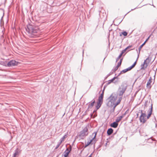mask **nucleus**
I'll return each mask as SVG.
<instances>
[{
    "label": "nucleus",
    "instance_id": "obj_13",
    "mask_svg": "<svg viewBox=\"0 0 157 157\" xmlns=\"http://www.w3.org/2000/svg\"><path fill=\"white\" fill-rule=\"evenodd\" d=\"M118 125V123L116 122H114L111 124V126L112 127L116 128L117 127Z\"/></svg>",
    "mask_w": 157,
    "mask_h": 157
},
{
    "label": "nucleus",
    "instance_id": "obj_23",
    "mask_svg": "<svg viewBox=\"0 0 157 157\" xmlns=\"http://www.w3.org/2000/svg\"><path fill=\"white\" fill-rule=\"evenodd\" d=\"M145 42H144V43L142 44L140 47V48H139V51H140V50H141L142 48V47H143V46L145 44Z\"/></svg>",
    "mask_w": 157,
    "mask_h": 157
},
{
    "label": "nucleus",
    "instance_id": "obj_12",
    "mask_svg": "<svg viewBox=\"0 0 157 157\" xmlns=\"http://www.w3.org/2000/svg\"><path fill=\"white\" fill-rule=\"evenodd\" d=\"M151 78L150 77V78L149 79L148 81L147 84V87L150 88L151 87Z\"/></svg>",
    "mask_w": 157,
    "mask_h": 157
},
{
    "label": "nucleus",
    "instance_id": "obj_15",
    "mask_svg": "<svg viewBox=\"0 0 157 157\" xmlns=\"http://www.w3.org/2000/svg\"><path fill=\"white\" fill-rule=\"evenodd\" d=\"M132 46H128V47H127L124 49L121 52V54H122V55L124 53L127 49L131 48L132 47Z\"/></svg>",
    "mask_w": 157,
    "mask_h": 157
},
{
    "label": "nucleus",
    "instance_id": "obj_20",
    "mask_svg": "<svg viewBox=\"0 0 157 157\" xmlns=\"http://www.w3.org/2000/svg\"><path fill=\"white\" fill-rule=\"evenodd\" d=\"M95 102V100H94L91 104L89 105V108H91L93 107L94 105Z\"/></svg>",
    "mask_w": 157,
    "mask_h": 157
},
{
    "label": "nucleus",
    "instance_id": "obj_4",
    "mask_svg": "<svg viewBox=\"0 0 157 157\" xmlns=\"http://www.w3.org/2000/svg\"><path fill=\"white\" fill-rule=\"evenodd\" d=\"M88 128L87 127H85L83 130L80 132V136H86L88 135L87 133L88 131Z\"/></svg>",
    "mask_w": 157,
    "mask_h": 157
},
{
    "label": "nucleus",
    "instance_id": "obj_28",
    "mask_svg": "<svg viewBox=\"0 0 157 157\" xmlns=\"http://www.w3.org/2000/svg\"><path fill=\"white\" fill-rule=\"evenodd\" d=\"M118 67H117V66L115 67V69H114V70L115 71H116L117 70L118 68Z\"/></svg>",
    "mask_w": 157,
    "mask_h": 157
},
{
    "label": "nucleus",
    "instance_id": "obj_10",
    "mask_svg": "<svg viewBox=\"0 0 157 157\" xmlns=\"http://www.w3.org/2000/svg\"><path fill=\"white\" fill-rule=\"evenodd\" d=\"M70 152L68 148H67L64 152V157H67Z\"/></svg>",
    "mask_w": 157,
    "mask_h": 157
},
{
    "label": "nucleus",
    "instance_id": "obj_29",
    "mask_svg": "<svg viewBox=\"0 0 157 157\" xmlns=\"http://www.w3.org/2000/svg\"><path fill=\"white\" fill-rule=\"evenodd\" d=\"M89 157H91V155H90Z\"/></svg>",
    "mask_w": 157,
    "mask_h": 157
},
{
    "label": "nucleus",
    "instance_id": "obj_19",
    "mask_svg": "<svg viewBox=\"0 0 157 157\" xmlns=\"http://www.w3.org/2000/svg\"><path fill=\"white\" fill-rule=\"evenodd\" d=\"M117 78V77H114L112 79H111V80H110L109 81H108V84H110L111 82H113L114 81V80H115V79H116Z\"/></svg>",
    "mask_w": 157,
    "mask_h": 157
},
{
    "label": "nucleus",
    "instance_id": "obj_21",
    "mask_svg": "<svg viewBox=\"0 0 157 157\" xmlns=\"http://www.w3.org/2000/svg\"><path fill=\"white\" fill-rule=\"evenodd\" d=\"M123 117V116H121L119 117L116 120V121L117 122H119L121 120L122 118Z\"/></svg>",
    "mask_w": 157,
    "mask_h": 157
},
{
    "label": "nucleus",
    "instance_id": "obj_24",
    "mask_svg": "<svg viewBox=\"0 0 157 157\" xmlns=\"http://www.w3.org/2000/svg\"><path fill=\"white\" fill-rule=\"evenodd\" d=\"M122 34L124 36H126L127 35V33L126 32L124 31L122 32Z\"/></svg>",
    "mask_w": 157,
    "mask_h": 157
},
{
    "label": "nucleus",
    "instance_id": "obj_17",
    "mask_svg": "<svg viewBox=\"0 0 157 157\" xmlns=\"http://www.w3.org/2000/svg\"><path fill=\"white\" fill-rule=\"evenodd\" d=\"M149 61V59L148 58H147L146 59V60L144 61V64H143V66H144L146 65L145 67L146 68L147 66V64L148 63H147L148 61Z\"/></svg>",
    "mask_w": 157,
    "mask_h": 157
},
{
    "label": "nucleus",
    "instance_id": "obj_18",
    "mask_svg": "<svg viewBox=\"0 0 157 157\" xmlns=\"http://www.w3.org/2000/svg\"><path fill=\"white\" fill-rule=\"evenodd\" d=\"M67 135H64L61 138V143L62 142L64 141L65 139L67 137Z\"/></svg>",
    "mask_w": 157,
    "mask_h": 157
},
{
    "label": "nucleus",
    "instance_id": "obj_9",
    "mask_svg": "<svg viewBox=\"0 0 157 157\" xmlns=\"http://www.w3.org/2000/svg\"><path fill=\"white\" fill-rule=\"evenodd\" d=\"M103 92L100 96L98 98V102L101 103V104L102 103L103 98Z\"/></svg>",
    "mask_w": 157,
    "mask_h": 157
},
{
    "label": "nucleus",
    "instance_id": "obj_16",
    "mask_svg": "<svg viewBox=\"0 0 157 157\" xmlns=\"http://www.w3.org/2000/svg\"><path fill=\"white\" fill-rule=\"evenodd\" d=\"M102 104L97 102V104L96 106V110L98 109L101 107Z\"/></svg>",
    "mask_w": 157,
    "mask_h": 157
},
{
    "label": "nucleus",
    "instance_id": "obj_11",
    "mask_svg": "<svg viewBox=\"0 0 157 157\" xmlns=\"http://www.w3.org/2000/svg\"><path fill=\"white\" fill-rule=\"evenodd\" d=\"M152 105L151 104V109H150V111H149V112L148 114L147 117V119H149V118L151 116L152 114Z\"/></svg>",
    "mask_w": 157,
    "mask_h": 157
},
{
    "label": "nucleus",
    "instance_id": "obj_14",
    "mask_svg": "<svg viewBox=\"0 0 157 157\" xmlns=\"http://www.w3.org/2000/svg\"><path fill=\"white\" fill-rule=\"evenodd\" d=\"M113 130L112 128L108 129L107 131V133L109 135H110L113 132Z\"/></svg>",
    "mask_w": 157,
    "mask_h": 157
},
{
    "label": "nucleus",
    "instance_id": "obj_27",
    "mask_svg": "<svg viewBox=\"0 0 157 157\" xmlns=\"http://www.w3.org/2000/svg\"><path fill=\"white\" fill-rule=\"evenodd\" d=\"M18 153L17 152H15L14 154V156L13 157H15L17 155Z\"/></svg>",
    "mask_w": 157,
    "mask_h": 157
},
{
    "label": "nucleus",
    "instance_id": "obj_26",
    "mask_svg": "<svg viewBox=\"0 0 157 157\" xmlns=\"http://www.w3.org/2000/svg\"><path fill=\"white\" fill-rule=\"evenodd\" d=\"M152 35V33H151L149 36V37L147 38L146 40H145V41L144 42L145 43H146V42L149 39V38H150V37H151V35Z\"/></svg>",
    "mask_w": 157,
    "mask_h": 157
},
{
    "label": "nucleus",
    "instance_id": "obj_22",
    "mask_svg": "<svg viewBox=\"0 0 157 157\" xmlns=\"http://www.w3.org/2000/svg\"><path fill=\"white\" fill-rule=\"evenodd\" d=\"M122 59H120L119 62L118 63L117 65V67H119L121 65V62H122Z\"/></svg>",
    "mask_w": 157,
    "mask_h": 157
},
{
    "label": "nucleus",
    "instance_id": "obj_3",
    "mask_svg": "<svg viewBox=\"0 0 157 157\" xmlns=\"http://www.w3.org/2000/svg\"><path fill=\"white\" fill-rule=\"evenodd\" d=\"M126 87H124V86L121 85L119 89L118 95L119 96H122L126 90Z\"/></svg>",
    "mask_w": 157,
    "mask_h": 157
},
{
    "label": "nucleus",
    "instance_id": "obj_1",
    "mask_svg": "<svg viewBox=\"0 0 157 157\" xmlns=\"http://www.w3.org/2000/svg\"><path fill=\"white\" fill-rule=\"evenodd\" d=\"M110 98L111 99L110 101H109V102H110L111 103V106L113 105L114 106L113 108V110H114L116 106L120 103L121 100L122 99V98L120 97L116 103H115L117 99L116 97H115L113 96H111L110 97Z\"/></svg>",
    "mask_w": 157,
    "mask_h": 157
},
{
    "label": "nucleus",
    "instance_id": "obj_5",
    "mask_svg": "<svg viewBox=\"0 0 157 157\" xmlns=\"http://www.w3.org/2000/svg\"><path fill=\"white\" fill-rule=\"evenodd\" d=\"M146 115L145 113H142L140 117V121L143 123H144L146 121Z\"/></svg>",
    "mask_w": 157,
    "mask_h": 157
},
{
    "label": "nucleus",
    "instance_id": "obj_8",
    "mask_svg": "<svg viewBox=\"0 0 157 157\" xmlns=\"http://www.w3.org/2000/svg\"><path fill=\"white\" fill-rule=\"evenodd\" d=\"M137 59L136 61L133 64L132 66L128 67L126 69L123 70L122 71L124 73H125L126 72H127V71H130L131 70L132 68H134L135 67V66H136V65L137 63Z\"/></svg>",
    "mask_w": 157,
    "mask_h": 157
},
{
    "label": "nucleus",
    "instance_id": "obj_7",
    "mask_svg": "<svg viewBox=\"0 0 157 157\" xmlns=\"http://www.w3.org/2000/svg\"><path fill=\"white\" fill-rule=\"evenodd\" d=\"M94 137L93 138V139L91 140L90 141L88 142L87 143V144H86V146H85V147H87L90 144H91L92 143L94 142V143H95L96 142V137L97 135V132H94Z\"/></svg>",
    "mask_w": 157,
    "mask_h": 157
},
{
    "label": "nucleus",
    "instance_id": "obj_30",
    "mask_svg": "<svg viewBox=\"0 0 157 157\" xmlns=\"http://www.w3.org/2000/svg\"><path fill=\"white\" fill-rule=\"evenodd\" d=\"M142 68V69H144V67H142V68Z\"/></svg>",
    "mask_w": 157,
    "mask_h": 157
},
{
    "label": "nucleus",
    "instance_id": "obj_2",
    "mask_svg": "<svg viewBox=\"0 0 157 157\" xmlns=\"http://www.w3.org/2000/svg\"><path fill=\"white\" fill-rule=\"evenodd\" d=\"M28 30L29 33L34 34L37 32L39 31L37 27H34L31 25H29L28 26Z\"/></svg>",
    "mask_w": 157,
    "mask_h": 157
},
{
    "label": "nucleus",
    "instance_id": "obj_6",
    "mask_svg": "<svg viewBox=\"0 0 157 157\" xmlns=\"http://www.w3.org/2000/svg\"><path fill=\"white\" fill-rule=\"evenodd\" d=\"M18 63L14 60H12L9 62L7 64V66L9 67H12L17 65Z\"/></svg>",
    "mask_w": 157,
    "mask_h": 157
},
{
    "label": "nucleus",
    "instance_id": "obj_25",
    "mask_svg": "<svg viewBox=\"0 0 157 157\" xmlns=\"http://www.w3.org/2000/svg\"><path fill=\"white\" fill-rule=\"evenodd\" d=\"M122 54H120L119 56H118V58H117V60H116V61L117 62L119 59H120L121 57L122 56Z\"/></svg>",
    "mask_w": 157,
    "mask_h": 157
}]
</instances>
